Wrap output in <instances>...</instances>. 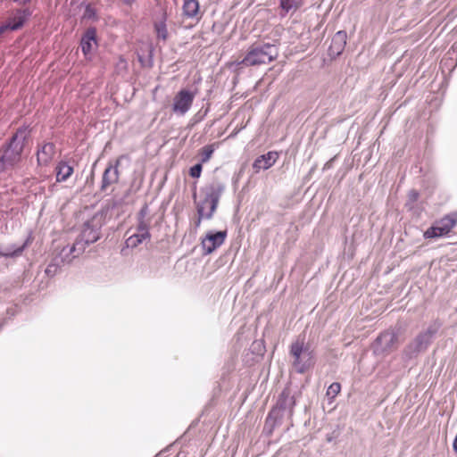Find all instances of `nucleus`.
Listing matches in <instances>:
<instances>
[{"label":"nucleus","instance_id":"nucleus-9","mask_svg":"<svg viewBox=\"0 0 457 457\" xmlns=\"http://www.w3.org/2000/svg\"><path fill=\"white\" fill-rule=\"evenodd\" d=\"M227 237V231H209L201 241V247L204 255L211 254L223 245Z\"/></svg>","mask_w":457,"mask_h":457},{"label":"nucleus","instance_id":"nucleus-18","mask_svg":"<svg viewBox=\"0 0 457 457\" xmlns=\"http://www.w3.org/2000/svg\"><path fill=\"white\" fill-rule=\"evenodd\" d=\"M55 154V145L53 143H46L37 153V162L40 165H47Z\"/></svg>","mask_w":457,"mask_h":457},{"label":"nucleus","instance_id":"nucleus-25","mask_svg":"<svg viewBox=\"0 0 457 457\" xmlns=\"http://www.w3.org/2000/svg\"><path fill=\"white\" fill-rule=\"evenodd\" d=\"M341 391V385L337 382L332 383L327 389L326 395L329 400V403L337 397Z\"/></svg>","mask_w":457,"mask_h":457},{"label":"nucleus","instance_id":"nucleus-17","mask_svg":"<svg viewBox=\"0 0 457 457\" xmlns=\"http://www.w3.org/2000/svg\"><path fill=\"white\" fill-rule=\"evenodd\" d=\"M89 245L90 244L86 243L84 240H82V237L79 236L73 245L69 249L68 253H66L67 249L63 248L62 250L61 255H63L66 261L70 262L72 259L84 253L86 247Z\"/></svg>","mask_w":457,"mask_h":457},{"label":"nucleus","instance_id":"nucleus-35","mask_svg":"<svg viewBox=\"0 0 457 457\" xmlns=\"http://www.w3.org/2000/svg\"><path fill=\"white\" fill-rule=\"evenodd\" d=\"M418 197H419V193L417 191H415V190L410 191V193H409L410 200L416 201V200H418Z\"/></svg>","mask_w":457,"mask_h":457},{"label":"nucleus","instance_id":"nucleus-8","mask_svg":"<svg viewBox=\"0 0 457 457\" xmlns=\"http://www.w3.org/2000/svg\"><path fill=\"white\" fill-rule=\"evenodd\" d=\"M124 156H120L113 162H109L105 168L101 180V191H106L111 186L119 182L120 171L119 167Z\"/></svg>","mask_w":457,"mask_h":457},{"label":"nucleus","instance_id":"nucleus-38","mask_svg":"<svg viewBox=\"0 0 457 457\" xmlns=\"http://www.w3.org/2000/svg\"><path fill=\"white\" fill-rule=\"evenodd\" d=\"M117 204H118V201H116V200H112V204H111V208H114V207H116V206H117Z\"/></svg>","mask_w":457,"mask_h":457},{"label":"nucleus","instance_id":"nucleus-36","mask_svg":"<svg viewBox=\"0 0 457 457\" xmlns=\"http://www.w3.org/2000/svg\"><path fill=\"white\" fill-rule=\"evenodd\" d=\"M197 216L198 217H197L196 220L195 221V228H199L201 225L202 220H205L204 218H200V215H197Z\"/></svg>","mask_w":457,"mask_h":457},{"label":"nucleus","instance_id":"nucleus-33","mask_svg":"<svg viewBox=\"0 0 457 457\" xmlns=\"http://www.w3.org/2000/svg\"><path fill=\"white\" fill-rule=\"evenodd\" d=\"M96 15L95 10L91 6H87L83 17L86 19H92Z\"/></svg>","mask_w":457,"mask_h":457},{"label":"nucleus","instance_id":"nucleus-27","mask_svg":"<svg viewBox=\"0 0 457 457\" xmlns=\"http://www.w3.org/2000/svg\"><path fill=\"white\" fill-rule=\"evenodd\" d=\"M456 65V59H441L440 62V69L442 70L443 74H445L446 71L451 73Z\"/></svg>","mask_w":457,"mask_h":457},{"label":"nucleus","instance_id":"nucleus-30","mask_svg":"<svg viewBox=\"0 0 457 457\" xmlns=\"http://www.w3.org/2000/svg\"><path fill=\"white\" fill-rule=\"evenodd\" d=\"M137 232L151 237L149 232V222L146 220H137Z\"/></svg>","mask_w":457,"mask_h":457},{"label":"nucleus","instance_id":"nucleus-12","mask_svg":"<svg viewBox=\"0 0 457 457\" xmlns=\"http://www.w3.org/2000/svg\"><path fill=\"white\" fill-rule=\"evenodd\" d=\"M277 46L274 44L257 42L252 45L246 57H277Z\"/></svg>","mask_w":457,"mask_h":457},{"label":"nucleus","instance_id":"nucleus-37","mask_svg":"<svg viewBox=\"0 0 457 457\" xmlns=\"http://www.w3.org/2000/svg\"><path fill=\"white\" fill-rule=\"evenodd\" d=\"M13 1L20 4H24L28 3L29 0H13Z\"/></svg>","mask_w":457,"mask_h":457},{"label":"nucleus","instance_id":"nucleus-11","mask_svg":"<svg viewBox=\"0 0 457 457\" xmlns=\"http://www.w3.org/2000/svg\"><path fill=\"white\" fill-rule=\"evenodd\" d=\"M295 405V399L291 395L290 390L285 388L279 395L276 405L272 408V415L276 414L279 410L286 411L287 420H291L294 414V408Z\"/></svg>","mask_w":457,"mask_h":457},{"label":"nucleus","instance_id":"nucleus-34","mask_svg":"<svg viewBox=\"0 0 457 457\" xmlns=\"http://www.w3.org/2000/svg\"><path fill=\"white\" fill-rule=\"evenodd\" d=\"M147 212H148V207H147V205H145L139 211L137 220H145Z\"/></svg>","mask_w":457,"mask_h":457},{"label":"nucleus","instance_id":"nucleus-28","mask_svg":"<svg viewBox=\"0 0 457 457\" xmlns=\"http://www.w3.org/2000/svg\"><path fill=\"white\" fill-rule=\"evenodd\" d=\"M27 244L24 243L22 245L17 247V248H12V247H8L6 248V250L3 253H0V255L2 256H4V257H16V256H19L22 253L23 250L25 249Z\"/></svg>","mask_w":457,"mask_h":457},{"label":"nucleus","instance_id":"nucleus-6","mask_svg":"<svg viewBox=\"0 0 457 457\" xmlns=\"http://www.w3.org/2000/svg\"><path fill=\"white\" fill-rule=\"evenodd\" d=\"M195 92L189 89L179 90L173 98L172 111L175 114L183 116L191 108Z\"/></svg>","mask_w":457,"mask_h":457},{"label":"nucleus","instance_id":"nucleus-16","mask_svg":"<svg viewBox=\"0 0 457 457\" xmlns=\"http://www.w3.org/2000/svg\"><path fill=\"white\" fill-rule=\"evenodd\" d=\"M278 154L276 152H269L262 154L255 159L253 169L255 172H259L262 170H268L276 162Z\"/></svg>","mask_w":457,"mask_h":457},{"label":"nucleus","instance_id":"nucleus-29","mask_svg":"<svg viewBox=\"0 0 457 457\" xmlns=\"http://www.w3.org/2000/svg\"><path fill=\"white\" fill-rule=\"evenodd\" d=\"M214 152V146L212 145H207L204 146L200 151L201 162H207Z\"/></svg>","mask_w":457,"mask_h":457},{"label":"nucleus","instance_id":"nucleus-23","mask_svg":"<svg viewBox=\"0 0 457 457\" xmlns=\"http://www.w3.org/2000/svg\"><path fill=\"white\" fill-rule=\"evenodd\" d=\"M303 5V0H280V7L286 13L295 12Z\"/></svg>","mask_w":457,"mask_h":457},{"label":"nucleus","instance_id":"nucleus-32","mask_svg":"<svg viewBox=\"0 0 457 457\" xmlns=\"http://www.w3.org/2000/svg\"><path fill=\"white\" fill-rule=\"evenodd\" d=\"M241 62L248 66H254L261 63H265V62L262 59H242Z\"/></svg>","mask_w":457,"mask_h":457},{"label":"nucleus","instance_id":"nucleus-21","mask_svg":"<svg viewBox=\"0 0 457 457\" xmlns=\"http://www.w3.org/2000/svg\"><path fill=\"white\" fill-rule=\"evenodd\" d=\"M199 12V2L197 0H185L183 13L187 18H195Z\"/></svg>","mask_w":457,"mask_h":457},{"label":"nucleus","instance_id":"nucleus-1","mask_svg":"<svg viewBox=\"0 0 457 457\" xmlns=\"http://www.w3.org/2000/svg\"><path fill=\"white\" fill-rule=\"evenodd\" d=\"M225 190V185L219 180H212L200 190V199L194 195L197 215L205 220H211Z\"/></svg>","mask_w":457,"mask_h":457},{"label":"nucleus","instance_id":"nucleus-3","mask_svg":"<svg viewBox=\"0 0 457 457\" xmlns=\"http://www.w3.org/2000/svg\"><path fill=\"white\" fill-rule=\"evenodd\" d=\"M289 354L292 359V367L299 374L306 372L315 363L314 352L311 346L304 342L303 337H298L291 344Z\"/></svg>","mask_w":457,"mask_h":457},{"label":"nucleus","instance_id":"nucleus-5","mask_svg":"<svg viewBox=\"0 0 457 457\" xmlns=\"http://www.w3.org/2000/svg\"><path fill=\"white\" fill-rule=\"evenodd\" d=\"M457 223V213H450L437 220L424 232L425 238H436L448 235Z\"/></svg>","mask_w":457,"mask_h":457},{"label":"nucleus","instance_id":"nucleus-2","mask_svg":"<svg viewBox=\"0 0 457 457\" xmlns=\"http://www.w3.org/2000/svg\"><path fill=\"white\" fill-rule=\"evenodd\" d=\"M29 131L26 127L17 129L11 137L8 145L1 150L0 167L2 170L13 168L21 160V155L24 147V141L29 137Z\"/></svg>","mask_w":457,"mask_h":457},{"label":"nucleus","instance_id":"nucleus-39","mask_svg":"<svg viewBox=\"0 0 457 457\" xmlns=\"http://www.w3.org/2000/svg\"><path fill=\"white\" fill-rule=\"evenodd\" d=\"M124 3L129 4L134 2V0H122Z\"/></svg>","mask_w":457,"mask_h":457},{"label":"nucleus","instance_id":"nucleus-20","mask_svg":"<svg viewBox=\"0 0 457 457\" xmlns=\"http://www.w3.org/2000/svg\"><path fill=\"white\" fill-rule=\"evenodd\" d=\"M96 45V29H88L83 37L81 38L80 46L82 53L87 55L91 53L94 46Z\"/></svg>","mask_w":457,"mask_h":457},{"label":"nucleus","instance_id":"nucleus-14","mask_svg":"<svg viewBox=\"0 0 457 457\" xmlns=\"http://www.w3.org/2000/svg\"><path fill=\"white\" fill-rule=\"evenodd\" d=\"M285 421L287 422V428L289 426H292V420H287V414H286V411L284 412L279 410L276 414L272 415L271 410L266 418L264 429L270 434L275 428L281 426Z\"/></svg>","mask_w":457,"mask_h":457},{"label":"nucleus","instance_id":"nucleus-26","mask_svg":"<svg viewBox=\"0 0 457 457\" xmlns=\"http://www.w3.org/2000/svg\"><path fill=\"white\" fill-rule=\"evenodd\" d=\"M154 29L157 34L158 38L165 40L168 37V31L166 28L165 20H162L160 21L155 22Z\"/></svg>","mask_w":457,"mask_h":457},{"label":"nucleus","instance_id":"nucleus-4","mask_svg":"<svg viewBox=\"0 0 457 457\" xmlns=\"http://www.w3.org/2000/svg\"><path fill=\"white\" fill-rule=\"evenodd\" d=\"M436 333V328H428L420 332L403 350V359L406 361L415 358L419 353L425 351Z\"/></svg>","mask_w":457,"mask_h":457},{"label":"nucleus","instance_id":"nucleus-22","mask_svg":"<svg viewBox=\"0 0 457 457\" xmlns=\"http://www.w3.org/2000/svg\"><path fill=\"white\" fill-rule=\"evenodd\" d=\"M150 238L151 237H145V235L141 233L136 232L126 239L125 245L128 248H135L145 241L150 240Z\"/></svg>","mask_w":457,"mask_h":457},{"label":"nucleus","instance_id":"nucleus-7","mask_svg":"<svg viewBox=\"0 0 457 457\" xmlns=\"http://www.w3.org/2000/svg\"><path fill=\"white\" fill-rule=\"evenodd\" d=\"M29 12L26 10H17L10 15L4 22L0 26V38L9 33L18 30L26 22Z\"/></svg>","mask_w":457,"mask_h":457},{"label":"nucleus","instance_id":"nucleus-15","mask_svg":"<svg viewBox=\"0 0 457 457\" xmlns=\"http://www.w3.org/2000/svg\"><path fill=\"white\" fill-rule=\"evenodd\" d=\"M347 35L345 31H337L332 37L331 44L328 47L329 57L339 56L345 46Z\"/></svg>","mask_w":457,"mask_h":457},{"label":"nucleus","instance_id":"nucleus-19","mask_svg":"<svg viewBox=\"0 0 457 457\" xmlns=\"http://www.w3.org/2000/svg\"><path fill=\"white\" fill-rule=\"evenodd\" d=\"M73 166L66 161H61L57 163L54 171L57 182H65L73 173Z\"/></svg>","mask_w":457,"mask_h":457},{"label":"nucleus","instance_id":"nucleus-31","mask_svg":"<svg viewBox=\"0 0 457 457\" xmlns=\"http://www.w3.org/2000/svg\"><path fill=\"white\" fill-rule=\"evenodd\" d=\"M202 170V163H197L190 168L189 174L193 178H199L201 176Z\"/></svg>","mask_w":457,"mask_h":457},{"label":"nucleus","instance_id":"nucleus-24","mask_svg":"<svg viewBox=\"0 0 457 457\" xmlns=\"http://www.w3.org/2000/svg\"><path fill=\"white\" fill-rule=\"evenodd\" d=\"M67 262L65 258L59 260V257L54 258L46 269V273L48 276H54L57 272L58 268L62 262Z\"/></svg>","mask_w":457,"mask_h":457},{"label":"nucleus","instance_id":"nucleus-10","mask_svg":"<svg viewBox=\"0 0 457 457\" xmlns=\"http://www.w3.org/2000/svg\"><path fill=\"white\" fill-rule=\"evenodd\" d=\"M397 336L393 331L381 333L373 344V352L377 355L386 354L395 347Z\"/></svg>","mask_w":457,"mask_h":457},{"label":"nucleus","instance_id":"nucleus-13","mask_svg":"<svg viewBox=\"0 0 457 457\" xmlns=\"http://www.w3.org/2000/svg\"><path fill=\"white\" fill-rule=\"evenodd\" d=\"M101 223L96 218H93L84 223L80 237L87 244L96 242L100 237Z\"/></svg>","mask_w":457,"mask_h":457}]
</instances>
